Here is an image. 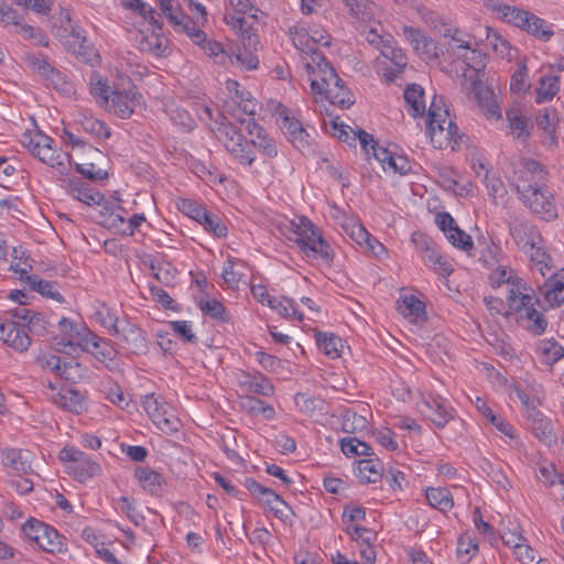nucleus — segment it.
Instances as JSON below:
<instances>
[{"label":"nucleus","instance_id":"nucleus-61","mask_svg":"<svg viewBox=\"0 0 564 564\" xmlns=\"http://www.w3.org/2000/svg\"><path fill=\"white\" fill-rule=\"evenodd\" d=\"M199 45H202L205 54L213 58L216 64L225 65L227 61L234 63L232 58L226 53L220 43L206 41L205 37Z\"/></svg>","mask_w":564,"mask_h":564},{"label":"nucleus","instance_id":"nucleus-57","mask_svg":"<svg viewBox=\"0 0 564 564\" xmlns=\"http://www.w3.org/2000/svg\"><path fill=\"white\" fill-rule=\"evenodd\" d=\"M539 351L545 365H553L564 356V348L555 340H542L539 346Z\"/></svg>","mask_w":564,"mask_h":564},{"label":"nucleus","instance_id":"nucleus-21","mask_svg":"<svg viewBox=\"0 0 564 564\" xmlns=\"http://www.w3.org/2000/svg\"><path fill=\"white\" fill-rule=\"evenodd\" d=\"M371 154L372 159L386 172L389 171L404 175L411 170V164L405 156L395 155L391 150L381 147L378 143L371 144ZM369 160H371L370 156Z\"/></svg>","mask_w":564,"mask_h":564},{"label":"nucleus","instance_id":"nucleus-29","mask_svg":"<svg viewBox=\"0 0 564 564\" xmlns=\"http://www.w3.org/2000/svg\"><path fill=\"white\" fill-rule=\"evenodd\" d=\"M540 293L551 305L564 304V268L553 273L540 286Z\"/></svg>","mask_w":564,"mask_h":564},{"label":"nucleus","instance_id":"nucleus-11","mask_svg":"<svg viewBox=\"0 0 564 564\" xmlns=\"http://www.w3.org/2000/svg\"><path fill=\"white\" fill-rule=\"evenodd\" d=\"M416 409L438 429H443L453 419V410L447 409L441 395L423 394L416 402Z\"/></svg>","mask_w":564,"mask_h":564},{"label":"nucleus","instance_id":"nucleus-3","mask_svg":"<svg viewBox=\"0 0 564 564\" xmlns=\"http://www.w3.org/2000/svg\"><path fill=\"white\" fill-rule=\"evenodd\" d=\"M442 35L446 40V52L451 57L464 62L470 72L485 68L486 55L477 48L474 36L451 26H445Z\"/></svg>","mask_w":564,"mask_h":564},{"label":"nucleus","instance_id":"nucleus-35","mask_svg":"<svg viewBox=\"0 0 564 564\" xmlns=\"http://www.w3.org/2000/svg\"><path fill=\"white\" fill-rule=\"evenodd\" d=\"M344 6L351 18L359 22L371 23L375 20L377 8L368 0H344Z\"/></svg>","mask_w":564,"mask_h":564},{"label":"nucleus","instance_id":"nucleus-52","mask_svg":"<svg viewBox=\"0 0 564 564\" xmlns=\"http://www.w3.org/2000/svg\"><path fill=\"white\" fill-rule=\"evenodd\" d=\"M35 362L39 365L40 368L44 370H51L61 378H69L67 375V365L62 364L59 357L55 355L40 354L36 357Z\"/></svg>","mask_w":564,"mask_h":564},{"label":"nucleus","instance_id":"nucleus-22","mask_svg":"<svg viewBox=\"0 0 564 564\" xmlns=\"http://www.w3.org/2000/svg\"><path fill=\"white\" fill-rule=\"evenodd\" d=\"M94 220L120 235H132L134 229L145 220L143 215L133 214L126 219L121 214H95Z\"/></svg>","mask_w":564,"mask_h":564},{"label":"nucleus","instance_id":"nucleus-5","mask_svg":"<svg viewBox=\"0 0 564 564\" xmlns=\"http://www.w3.org/2000/svg\"><path fill=\"white\" fill-rule=\"evenodd\" d=\"M479 72L464 73L462 86L469 93L474 94L475 100L487 118L501 119V108L498 95L491 87L478 78Z\"/></svg>","mask_w":564,"mask_h":564},{"label":"nucleus","instance_id":"nucleus-62","mask_svg":"<svg viewBox=\"0 0 564 564\" xmlns=\"http://www.w3.org/2000/svg\"><path fill=\"white\" fill-rule=\"evenodd\" d=\"M527 32L541 41H549L553 35L551 26L542 19L532 15L527 28Z\"/></svg>","mask_w":564,"mask_h":564},{"label":"nucleus","instance_id":"nucleus-6","mask_svg":"<svg viewBox=\"0 0 564 564\" xmlns=\"http://www.w3.org/2000/svg\"><path fill=\"white\" fill-rule=\"evenodd\" d=\"M61 332L64 334V338L58 343L63 346H69L70 348L79 346L83 349H88L89 345L93 346V352L100 355L104 358L111 359L112 350L109 348L107 351L99 350L101 339L93 334L88 328L82 325H77L63 317L58 323Z\"/></svg>","mask_w":564,"mask_h":564},{"label":"nucleus","instance_id":"nucleus-8","mask_svg":"<svg viewBox=\"0 0 564 564\" xmlns=\"http://www.w3.org/2000/svg\"><path fill=\"white\" fill-rule=\"evenodd\" d=\"M22 531L29 540L35 542L45 552L61 553L64 550L63 538L58 532L40 520H28Z\"/></svg>","mask_w":564,"mask_h":564},{"label":"nucleus","instance_id":"nucleus-41","mask_svg":"<svg viewBox=\"0 0 564 564\" xmlns=\"http://www.w3.org/2000/svg\"><path fill=\"white\" fill-rule=\"evenodd\" d=\"M498 13L508 23H511L523 30H525L532 17L530 12L518 9L507 3L500 4L498 7Z\"/></svg>","mask_w":564,"mask_h":564},{"label":"nucleus","instance_id":"nucleus-53","mask_svg":"<svg viewBox=\"0 0 564 564\" xmlns=\"http://www.w3.org/2000/svg\"><path fill=\"white\" fill-rule=\"evenodd\" d=\"M382 464L373 459H362L359 462L358 471L362 482H377L381 478Z\"/></svg>","mask_w":564,"mask_h":564},{"label":"nucleus","instance_id":"nucleus-17","mask_svg":"<svg viewBox=\"0 0 564 564\" xmlns=\"http://www.w3.org/2000/svg\"><path fill=\"white\" fill-rule=\"evenodd\" d=\"M508 133L513 139L525 143L531 138L533 123L520 105H513L506 110Z\"/></svg>","mask_w":564,"mask_h":564},{"label":"nucleus","instance_id":"nucleus-39","mask_svg":"<svg viewBox=\"0 0 564 564\" xmlns=\"http://www.w3.org/2000/svg\"><path fill=\"white\" fill-rule=\"evenodd\" d=\"M523 251L528 254L530 261L538 267L542 275H545L551 270L552 258L544 249L542 237L539 242L531 243Z\"/></svg>","mask_w":564,"mask_h":564},{"label":"nucleus","instance_id":"nucleus-63","mask_svg":"<svg viewBox=\"0 0 564 564\" xmlns=\"http://www.w3.org/2000/svg\"><path fill=\"white\" fill-rule=\"evenodd\" d=\"M7 345L18 352H24L31 345V338L26 330L17 323Z\"/></svg>","mask_w":564,"mask_h":564},{"label":"nucleus","instance_id":"nucleus-33","mask_svg":"<svg viewBox=\"0 0 564 564\" xmlns=\"http://www.w3.org/2000/svg\"><path fill=\"white\" fill-rule=\"evenodd\" d=\"M510 230L516 243L521 250H527L531 243L539 242L541 238V235L533 226L522 220H514Z\"/></svg>","mask_w":564,"mask_h":564},{"label":"nucleus","instance_id":"nucleus-20","mask_svg":"<svg viewBox=\"0 0 564 564\" xmlns=\"http://www.w3.org/2000/svg\"><path fill=\"white\" fill-rule=\"evenodd\" d=\"M162 13L178 31L186 33L196 44L205 39V32L192 25V20L182 11L177 1L163 8Z\"/></svg>","mask_w":564,"mask_h":564},{"label":"nucleus","instance_id":"nucleus-48","mask_svg":"<svg viewBox=\"0 0 564 564\" xmlns=\"http://www.w3.org/2000/svg\"><path fill=\"white\" fill-rule=\"evenodd\" d=\"M316 341L326 356L333 359L340 356L344 346L341 339L334 334L317 333Z\"/></svg>","mask_w":564,"mask_h":564},{"label":"nucleus","instance_id":"nucleus-28","mask_svg":"<svg viewBox=\"0 0 564 564\" xmlns=\"http://www.w3.org/2000/svg\"><path fill=\"white\" fill-rule=\"evenodd\" d=\"M141 261L147 265L153 276L165 285H172L176 279V269L162 258H156L151 254H143Z\"/></svg>","mask_w":564,"mask_h":564},{"label":"nucleus","instance_id":"nucleus-55","mask_svg":"<svg viewBox=\"0 0 564 564\" xmlns=\"http://www.w3.org/2000/svg\"><path fill=\"white\" fill-rule=\"evenodd\" d=\"M124 6L126 8L140 14L144 20L149 21L158 29L162 28V24L158 19L159 14L156 13L155 9L143 0H128Z\"/></svg>","mask_w":564,"mask_h":564},{"label":"nucleus","instance_id":"nucleus-4","mask_svg":"<svg viewBox=\"0 0 564 564\" xmlns=\"http://www.w3.org/2000/svg\"><path fill=\"white\" fill-rule=\"evenodd\" d=\"M533 301L525 283L518 284L507 296L510 311L517 313V322L533 335H540L546 329L547 322L543 314L533 307Z\"/></svg>","mask_w":564,"mask_h":564},{"label":"nucleus","instance_id":"nucleus-31","mask_svg":"<svg viewBox=\"0 0 564 564\" xmlns=\"http://www.w3.org/2000/svg\"><path fill=\"white\" fill-rule=\"evenodd\" d=\"M237 381L240 391L245 394L256 393L261 395H271L274 391L272 383L264 377L251 376L247 372H241L237 376Z\"/></svg>","mask_w":564,"mask_h":564},{"label":"nucleus","instance_id":"nucleus-46","mask_svg":"<svg viewBox=\"0 0 564 564\" xmlns=\"http://www.w3.org/2000/svg\"><path fill=\"white\" fill-rule=\"evenodd\" d=\"M426 499L429 503L442 512H446L453 508V497L446 488H429L426 489Z\"/></svg>","mask_w":564,"mask_h":564},{"label":"nucleus","instance_id":"nucleus-60","mask_svg":"<svg viewBox=\"0 0 564 564\" xmlns=\"http://www.w3.org/2000/svg\"><path fill=\"white\" fill-rule=\"evenodd\" d=\"M367 419L364 415L352 411H346L343 414L341 429L345 433H358L367 427Z\"/></svg>","mask_w":564,"mask_h":564},{"label":"nucleus","instance_id":"nucleus-30","mask_svg":"<svg viewBox=\"0 0 564 564\" xmlns=\"http://www.w3.org/2000/svg\"><path fill=\"white\" fill-rule=\"evenodd\" d=\"M529 420L531 422L532 433L540 442L547 446H552L556 443V434L554 433L550 419L533 409L529 415Z\"/></svg>","mask_w":564,"mask_h":564},{"label":"nucleus","instance_id":"nucleus-25","mask_svg":"<svg viewBox=\"0 0 564 564\" xmlns=\"http://www.w3.org/2000/svg\"><path fill=\"white\" fill-rule=\"evenodd\" d=\"M26 64L32 72L43 77L47 85L57 90H65V76L55 69L46 59L30 55L26 57Z\"/></svg>","mask_w":564,"mask_h":564},{"label":"nucleus","instance_id":"nucleus-42","mask_svg":"<svg viewBox=\"0 0 564 564\" xmlns=\"http://www.w3.org/2000/svg\"><path fill=\"white\" fill-rule=\"evenodd\" d=\"M257 499L265 508H269L279 518L288 517L289 508L286 503L273 490L263 488Z\"/></svg>","mask_w":564,"mask_h":564},{"label":"nucleus","instance_id":"nucleus-13","mask_svg":"<svg viewBox=\"0 0 564 564\" xmlns=\"http://www.w3.org/2000/svg\"><path fill=\"white\" fill-rule=\"evenodd\" d=\"M72 195L87 207H100L99 212L127 210V202L118 197L105 198L98 191L94 188H74Z\"/></svg>","mask_w":564,"mask_h":564},{"label":"nucleus","instance_id":"nucleus-23","mask_svg":"<svg viewBox=\"0 0 564 564\" xmlns=\"http://www.w3.org/2000/svg\"><path fill=\"white\" fill-rule=\"evenodd\" d=\"M435 224L454 247L462 250H468L473 247L470 236L458 227L452 214H436Z\"/></svg>","mask_w":564,"mask_h":564},{"label":"nucleus","instance_id":"nucleus-10","mask_svg":"<svg viewBox=\"0 0 564 564\" xmlns=\"http://www.w3.org/2000/svg\"><path fill=\"white\" fill-rule=\"evenodd\" d=\"M59 459L68 463V474L73 475L79 481L91 478L100 470V466L96 462L74 447H64L59 452Z\"/></svg>","mask_w":564,"mask_h":564},{"label":"nucleus","instance_id":"nucleus-58","mask_svg":"<svg viewBox=\"0 0 564 564\" xmlns=\"http://www.w3.org/2000/svg\"><path fill=\"white\" fill-rule=\"evenodd\" d=\"M239 405L242 410L250 414L262 413L267 419H271L274 415V410L272 406L264 405L261 400L249 397L248 394L240 398Z\"/></svg>","mask_w":564,"mask_h":564},{"label":"nucleus","instance_id":"nucleus-49","mask_svg":"<svg viewBox=\"0 0 564 564\" xmlns=\"http://www.w3.org/2000/svg\"><path fill=\"white\" fill-rule=\"evenodd\" d=\"M193 219L217 237L227 235V227L223 224L219 214H195Z\"/></svg>","mask_w":564,"mask_h":564},{"label":"nucleus","instance_id":"nucleus-43","mask_svg":"<svg viewBox=\"0 0 564 564\" xmlns=\"http://www.w3.org/2000/svg\"><path fill=\"white\" fill-rule=\"evenodd\" d=\"M268 306L283 317H293L300 322L304 318L303 314L296 310L294 300L286 296L268 297Z\"/></svg>","mask_w":564,"mask_h":564},{"label":"nucleus","instance_id":"nucleus-24","mask_svg":"<svg viewBox=\"0 0 564 564\" xmlns=\"http://www.w3.org/2000/svg\"><path fill=\"white\" fill-rule=\"evenodd\" d=\"M538 129L543 132L542 143L543 145L554 151L558 148L557 139V124L558 118L554 109L545 108L541 113L538 115L536 119Z\"/></svg>","mask_w":564,"mask_h":564},{"label":"nucleus","instance_id":"nucleus-16","mask_svg":"<svg viewBox=\"0 0 564 564\" xmlns=\"http://www.w3.org/2000/svg\"><path fill=\"white\" fill-rule=\"evenodd\" d=\"M517 192L521 195L525 207L531 212H550L554 208L551 193L540 184L520 185L517 183Z\"/></svg>","mask_w":564,"mask_h":564},{"label":"nucleus","instance_id":"nucleus-50","mask_svg":"<svg viewBox=\"0 0 564 564\" xmlns=\"http://www.w3.org/2000/svg\"><path fill=\"white\" fill-rule=\"evenodd\" d=\"M134 475L141 486L150 492H156L162 485V476L152 468L138 467Z\"/></svg>","mask_w":564,"mask_h":564},{"label":"nucleus","instance_id":"nucleus-14","mask_svg":"<svg viewBox=\"0 0 564 564\" xmlns=\"http://www.w3.org/2000/svg\"><path fill=\"white\" fill-rule=\"evenodd\" d=\"M276 121L288 140L296 149L304 150L310 145V134L290 110L286 108L279 110Z\"/></svg>","mask_w":564,"mask_h":564},{"label":"nucleus","instance_id":"nucleus-32","mask_svg":"<svg viewBox=\"0 0 564 564\" xmlns=\"http://www.w3.org/2000/svg\"><path fill=\"white\" fill-rule=\"evenodd\" d=\"M224 20L228 26H230L237 34L243 40H248V44H253L252 29L254 23L258 21L257 11L247 15L238 17L237 14H225Z\"/></svg>","mask_w":564,"mask_h":564},{"label":"nucleus","instance_id":"nucleus-45","mask_svg":"<svg viewBox=\"0 0 564 564\" xmlns=\"http://www.w3.org/2000/svg\"><path fill=\"white\" fill-rule=\"evenodd\" d=\"M560 89V78L557 75L550 74L542 76L536 88V102H544L552 99Z\"/></svg>","mask_w":564,"mask_h":564},{"label":"nucleus","instance_id":"nucleus-64","mask_svg":"<svg viewBox=\"0 0 564 564\" xmlns=\"http://www.w3.org/2000/svg\"><path fill=\"white\" fill-rule=\"evenodd\" d=\"M488 45L502 58H511V48L507 40L496 31L489 29L487 34Z\"/></svg>","mask_w":564,"mask_h":564},{"label":"nucleus","instance_id":"nucleus-56","mask_svg":"<svg viewBox=\"0 0 564 564\" xmlns=\"http://www.w3.org/2000/svg\"><path fill=\"white\" fill-rule=\"evenodd\" d=\"M6 17V21H12L17 28L15 32L24 39L35 40L39 44L46 46L47 41H45L42 32L39 29H35L29 24H20L14 21L15 14L11 11H8L3 14Z\"/></svg>","mask_w":564,"mask_h":564},{"label":"nucleus","instance_id":"nucleus-38","mask_svg":"<svg viewBox=\"0 0 564 564\" xmlns=\"http://www.w3.org/2000/svg\"><path fill=\"white\" fill-rule=\"evenodd\" d=\"M397 310L403 317L413 323L425 315L424 303L414 295H405L401 301H398Z\"/></svg>","mask_w":564,"mask_h":564},{"label":"nucleus","instance_id":"nucleus-9","mask_svg":"<svg viewBox=\"0 0 564 564\" xmlns=\"http://www.w3.org/2000/svg\"><path fill=\"white\" fill-rule=\"evenodd\" d=\"M142 406L149 417L165 434L177 432L180 420L174 415L171 406L155 394H148L143 398Z\"/></svg>","mask_w":564,"mask_h":564},{"label":"nucleus","instance_id":"nucleus-19","mask_svg":"<svg viewBox=\"0 0 564 564\" xmlns=\"http://www.w3.org/2000/svg\"><path fill=\"white\" fill-rule=\"evenodd\" d=\"M111 335L119 337V339L126 344L127 349L133 354H142L148 349V343L143 332L126 317L121 318Z\"/></svg>","mask_w":564,"mask_h":564},{"label":"nucleus","instance_id":"nucleus-40","mask_svg":"<svg viewBox=\"0 0 564 564\" xmlns=\"http://www.w3.org/2000/svg\"><path fill=\"white\" fill-rule=\"evenodd\" d=\"M489 279L492 288L505 285L508 292L507 296L511 294L513 288L518 286L520 283H524L521 279L517 278L512 269L508 267H498L491 272Z\"/></svg>","mask_w":564,"mask_h":564},{"label":"nucleus","instance_id":"nucleus-15","mask_svg":"<svg viewBox=\"0 0 564 564\" xmlns=\"http://www.w3.org/2000/svg\"><path fill=\"white\" fill-rule=\"evenodd\" d=\"M306 67L313 73H317L311 83L312 90L315 94H322L330 85L340 83V78L329 63L326 62L324 54L312 56V61L306 62Z\"/></svg>","mask_w":564,"mask_h":564},{"label":"nucleus","instance_id":"nucleus-7","mask_svg":"<svg viewBox=\"0 0 564 564\" xmlns=\"http://www.w3.org/2000/svg\"><path fill=\"white\" fill-rule=\"evenodd\" d=\"M21 143L34 156L52 167L62 170L64 160L67 155L63 152H56L52 148V139L40 131H26L22 134Z\"/></svg>","mask_w":564,"mask_h":564},{"label":"nucleus","instance_id":"nucleus-1","mask_svg":"<svg viewBox=\"0 0 564 564\" xmlns=\"http://www.w3.org/2000/svg\"><path fill=\"white\" fill-rule=\"evenodd\" d=\"M283 227L282 234L295 242L308 258L323 259L327 263L333 261L334 254L330 246L323 238L317 226L307 217L294 214Z\"/></svg>","mask_w":564,"mask_h":564},{"label":"nucleus","instance_id":"nucleus-36","mask_svg":"<svg viewBox=\"0 0 564 564\" xmlns=\"http://www.w3.org/2000/svg\"><path fill=\"white\" fill-rule=\"evenodd\" d=\"M404 100L408 106V111L412 117L424 116L426 109L424 90L420 85H409L404 90Z\"/></svg>","mask_w":564,"mask_h":564},{"label":"nucleus","instance_id":"nucleus-26","mask_svg":"<svg viewBox=\"0 0 564 564\" xmlns=\"http://www.w3.org/2000/svg\"><path fill=\"white\" fill-rule=\"evenodd\" d=\"M514 177L512 183L517 188V183L520 185H536L539 182L544 180L545 172L542 165L532 159H522L518 165L513 166Z\"/></svg>","mask_w":564,"mask_h":564},{"label":"nucleus","instance_id":"nucleus-51","mask_svg":"<svg viewBox=\"0 0 564 564\" xmlns=\"http://www.w3.org/2000/svg\"><path fill=\"white\" fill-rule=\"evenodd\" d=\"M2 464L18 473H26L30 468V465L26 458L23 457V454L19 449L7 448L1 452Z\"/></svg>","mask_w":564,"mask_h":564},{"label":"nucleus","instance_id":"nucleus-2","mask_svg":"<svg viewBox=\"0 0 564 564\" xmlns=\"http://www.w3.org/2000/svg\"><path fill=\"white\" fill-rule=\"evenodd\" d=\"M427 133L431 143L436 149L451 148L455 150L458 139L457 126L449 117L448 110L444 107L442 98L435 96L427 111Z\"/></svg>","mask_w":564,"mask_h":564},{"label":"nucleus","instance_id":"nucleus-54","mask_svg":"<svg viewBox=\"0 0 564 564\" xmlns=\"http://www.w3.org/2000/svg\"><path fill=\"white\" fill-rule=\"evenodd\" d=\"M423 260L442 276H448L454 271L452 263L435 247Z\"/></svg>","mask_w":564,"mask_h":564},{"label":"nucleus","instance_id":"nucleus-37","mask_svg":"<svg viewBox=\"0 0 564 564\" xmlns=\"http://www.w3.org/2000/svg\"><path fill=\"white\" fill-rule=\"evenodd\" d=\"M54 402L73 413H82L85 410L84 397L80 392L73 389L61 390L55 397Z\"/></svg>","mask_w":564,"mask_h":564},{"label":"nucleus","instance_id":"nucleus-18","mask_svg":"<svg viewBox=\"0 0 564 564\" xmlns=\"http://www.w3.org/2000/svg\"><path fill=\"white\" fill-rule=\"evenodd\" d=\"M143 105L142 96L133 88L123 91H111L109 105L106 108L118 117L129 118L137 108Z\"/></svg>","mask_w":564,"mask_h":564},{"label":"nucleus","instance_id":"nucleus-34","mask_svg":"<svg viewBox=\"0 0 564 564\" xmlns=\"http://www.w3.org/2000/svg\"><path fill=\"white\" fill-rule=\"evenodd\" d=\"M249 134L252 137L249 142L251 147L257 148L263 154L272 158L275 156L278 151L274 142L267 137L264 130L256 123L253 120H249L247 123Z\"/></svg>","mask_w":564,"mask_h":564},{"label":"nucleus","instance_id":"nucleus-47","mask_svg":"<svg viewBox=\"0 0 564 564\" xmlns=\"http://www.w3.org/2000/svg\"><path fill=\"white\" fill-rule=\"evenodd\" d=\"M26 283L33 291L39 292L43 296L52 299L57 302H63V296L58 292L55 282L45 281L36 275H28Z\"/></svg>","mask_w":564,"mask_h":564},{"label":"nucleus","instance_id":"nucleus-27","mask_svg":"<svg viewBox=\"0 0 564 564\" xmlns=\"http://www.w3.org/2000/svg\"><path fill=\"white\" fill-rule=\"evenodd\" d=\"M293 44L303 53L310 56V61H312V56H316L317 54H322L319 52L318 45L328 46L329 39L327 35H319V39H315L314 35H311L305 29H296L292 33Z\"/></svg>","mask_w":564,"mask_h":564},{"label":"nucleus","instance_id":"nucleus-59","mask_svg":"<svg viewBox=\"0 0 564 564\" xmlns=\"http://www.w3.org/2000/svg\"><path fill=\"white\" fill-rule=\"evenodd\" d=\"M111 91L106 80L99 75H94L90 80V93L97 99V102L106 107L110 102Z\"/></svg>","mask_w":564,"mask_h":564},{"label":"nucleus","instance_id":"nucleus-44","mask_svg":"<svg viewBox=\"0 0 564 564\" xmlns=\"http://www.w3.org/2000/svg\"><path fill=\"white\" fill-rule=\"evenodd\" d=\"M325 97L333 105H338L343 108L349 107L354 104L350 91L345 87L344 82L336 83L327 87L323 93Z\"/></svg>","mask_w":564,"mask_h":564},{"label":"nucleus","instance_id":"nucleus-12","mask_svg":"<svg viewBox=\"0 0 564 564\" xmlns=\"http://www.w3.org/2000/svg\"><path fill=\"white\" fill-rule=\"evenodd\" d=\"M219 138L225 148L240 163L250 165L254 161L253 152L249 141H247L232 124H223L219 128Z\"/></svg>","mask_w":564,"mask_h":564}]
</instances>
